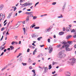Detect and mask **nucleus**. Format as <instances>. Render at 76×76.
<instances>
[{"mask_svg": "<svg viewBox=\"0 0 76 76\" xmlns=\"http://www.w3.org/2000/svg\"><path fill=\"white\" fill-rule=\"evenodd\" d=\"M48 72V68L47 67H45V70L44 71V73H45L46 72Z\"/></svg>", "mask_w": 76, "mask_h": 76, "instance_id": "9", "label": "nucleus"}, {"mask_svg": "<svg viewBox=\"0 0 76 76\" xmlns=\"http://www.w3.org/2000/svg\"><path fill=\"white\" fill-rule=\"evenodd\" d=\"M63 69H61L59 71V72H63Z\"/></svg>", "mask_w": 76, "mask_h": 76, "instance_id": "41", "label": "nucleus"}, {"mask_svg": "<svg viewBox=\"0 0 76 76\" xmlns=\"http://www.w3.org/2000/svg\"><path fill=\"white\" fill-rule=\"evenodd\" d=\"M62 44H64L63 45V46H64V45H67V43H66V42L65 41H63L62 42Z\"/></svg>", "mask_w": 76, "mask_h": 76, "instance_id": "12", "label": "nucleus"}, {"mask_svg": "<svg viewBox=\"0 0 76 76\" xmlns=\"http://www.w3.org/2000/svg\"><path fill=\"white\" fill-rule=\"evenodd\" d=\"M21 12H22V11H18L19 13H21Z\"/></svg>", "mask_w": 76, "mask_h": 76, "instance_id": "60", "label": "nucleus"}, {"mask_svg": "<svg viewBox=\"0 0 76 76\" xmlns=\"http://www.w3.org/2000/svg\"><path fill=\"white\" fill-rule=\"evenodd\" d=\"M37 18V17L36 16L34 17L33 16V19H34H34H36Z\"/></svg>", "mask_w": 76, "mask_h": 76, "instance_id": "31", "label": "nucleus"}, {"mask_svg": "<svg viewBox=\"0 0 76 76\" xmlns=\"http://www.w3.org/2000/svg\"><path fill=\"white\" fill-rule=\"evenodd\" d=\"M40 47H44V45H40Z\"/></svg>", "mask_w": 76, "mask_h": 76, "instance_id": "50", "label": "nucleus"}, {"mask_svg": "<svg viewBox=\"0 0 76 76\" xmlns=\"http://www.w3.org/2000/svg\"><path fill=\"white\" fill-rule=\"evenodd\" d=\"M32 72H33L34 74V75H33V76H36V74L35 73V70L33 69L32 71Z\"/></svg>", "mask_w": 76, "mask_h": 76, "instance_id": "15", "label": "nucleus"}, {"mask_svg": "<svg viewBox=\"0 0 76 76\" xmlns=\"http://www.w3.org/2000/svg\"><path fill=\"white\" fill-rule=\"evenodd\" d=\"M15 44H18V43L16 42H15Z\"/></svg>", "mask_w": 76, "mask_h": 76, "instance_id": "64", "label": "nucleus"}, {"mask_svg": "<svg viewBox=\"0 0 76 76\" xmlns=\"http://www.w3.org/2000/svg\"><path fill=\"white\" fill-rule=\"evenodd\" d=\"M39 27H35L34 28V29H39Z\"/></svg>", "mask_w": 76, "mask_h": 76, "instance_id": "32", "label": "nucleus"}, {"mask_svg": "<svg viewBox=\"0 0 76 76\" xmlns=\"http://www.w3.org/2000/svg\"><path fill=\"white\" fill-rule=\"evenodd\" d=\"M69 47V46L68 45H64V46H62L60 48L61 50H62V48H63L65 47L66 48V51H71L72 50V48H69L68 47Z\"/></svg>", "mask_w": 76, "mask_h": 76, "instance_id": "3", "label": "nucleus"}, {"mask_svg": "<svg viewBox=\"0 0 76 76\" xmlns=\"http://www.w3.org/2000/svg\"><path fill=\"white\" fill-rule=\"evenodd\" d=\"M22 64H23V66H26V63H22Z\"/></svg>", "mask_w": 76, "mask_h": 76, "instance_id": "43", "label": "nucleus"}, {"mask_svg": "<svg viewBox=\"0 0 76 76\" xmlns=\"http://www.w3.org/2000/svg\"><path fill=\"white\" fill-rule=\"evenodd\" d=\"M42 37H40L37 38V40H38V41H40L41 39H42Z\"/></svg>", "mask_w": 76, "mask_h": 76, "instance_id": "28", "label": "nucleus"}, {"mask_svg": "<svg viewBox=\"0 0 76 76\" xmlns=\"http://www.w3.org/2000/svg\"><path fill=\"white\" fill-rule=\"evenodd\" d=\"M33 48V49H34V48H35V47L33 46H31V48Z\"/></svg>", "mask_w": 76, "mask_h": 76, "instance_id": "58", "label": "nucleus"}, {"mask_svg": "<svg viewBox=\"0 0 76 76\" xmlns=\"http://www.w3.org/2000/svg\"><path fill=\"white\" fill-rule=\"evenodd\" d=\"M30 50V49H28L27 50V52H28H28H29Z\"/></svg>", "mask_w": 76, "mask_h": 76, "instance_id": "49", "label": "nucleus"}, {"mask_svg": "<svg viewBox=\"0 0 76 76\" xmlns=\"http://www.w3.org/2000/svg\"><path fill=\"white\" fill-rule=\"evenodd\" d=\"M5 69H6V67H4L3 69H2L1 71H3V70H5Z\"/></svg>", "mask_w": 76, "mask_h": 76, "instance_id": "37", "label": "nucleus"}, {"mask_svg": "<svg viewBox=\"0 0 76 76\" xmlns=\"http://www.w3.org/2000/svg\"><path fill=\"white\" fill-rule=\"evenodd\" d=\"M64 34V32L63 31L59 33V35H63Z\"/></svg>", "mask_w": 76, "mask_h": 76, "instance_id": "19", "label": "nucleus"}, {"mask_svg": "<svg viewBox=\"0 0 76 76\" xmlns=\"http://www.w3.org/2000/svg\"><path fill=\"white\" fill-rule=\"evenodd\" d=\"M10 48L11 50H13V49H14V47L12 46H10Z\"/></svg>", "mask_w": 76, "mask_h": 76, "instance_id": "22", "label": "nucleus"}, {"mask_svg": "<svg viewBox=\"0 0 76 76\" xmlns=\"http://www.w3.org/2000/svg\"><path fill=\"white\" fill-rule=\"evenodd\" d=\"M68 43L69 44H70V45L72 44V42L71 41H69L68 42Z\"/></svg>", "mask_w": 76, "mask_h": 76, "instance_id": "27", "label": "nucleus"}, {"mask_svg": "<svg viewBox=\"0 0 76 76\" xmlns=\"http://www.w3.org/2000/svg\"><path fill=\"white\" fill-rule=\"evenodd\" d=\"M34 43H33L32 44V45H34V46H35V47L36 46V45L35 44H34Z\"/></svg>", "mask_w": 76, "mask_h": 76, "instance_id": "53", "label": "nucleus"}, {"mask_svg": "<svg viewBox=\"0 0 76 76\" xmlns=\"http://www.w3.org/2000/svg\"><path fill=\"white\" fill-rule=\"evenodd\" d=\"M5 17H6L5 14L3 15V14H1L0 15V22H1V20H4V18H5Z\"/></svg>", "mask_w": 76, "mask_h": 76, "instance_id": "5", "label": "nucleus"}, {"mask_svg": "<svg viewBox=\"0 0 76 76\" xmlns=\"http://www.w3.org/2000/svg\"><path fill=\"white\" fill-rule=\"evenodd\" d=\"M63 17L62 16V15H61V16H59V17H58V18H63Z\"/></svg>", "mask_w": 76, "mask_h": 76, "instance_id": "38", "label": "nucleus"}, {"mask_svg": "<svg viewBox=\"0 0 76 76\" xmlns=\"http://www.w3.org/2000/svg\"><path fill=\"white\" fill-rule=\"evenodd\" d=\"M76 60L75 58L71 59H70L68 62L69 64H71V65H73L76 63Z\"/></svg>", "mask_w": 76, "mask_h": 76, "instance_id": "4", "label": "nucleus"}, {"mask_svg": "<svg viewBox=\"0 0 76 76\" xmlns=\"http://www.w3.org/2000/svg\"><path fill=\"white\" fill-rule=\"evenodd\" d=\"M22 23H23V24H25V21H23L22 22Z\"/></svg>", "mask_w": 76, "mask_h": 76, "instance_id": "56", "label": "nucleus"}, {"mask_svg": "<svg viewBox=\"0 0 76 76\" xmlns=\"http://www.w3.org/2000/svg\"><path fill=\"white\" fill-rule=\"evenodd\" d=\"M56 73V71H54V72H52V74L54 75V73Z\"/></svg>", "mask_w": 76, "mask_h": 76, "instance_id": "62", "label": "nucleus"}, {"mask_svg": "<svg viewBox=\"0 0 76 76\" xmlns=\"http://www.w3.org/2000/svg\"><path fill=\"white\" fill-rule=\"evenodd\" d=\"M3 37H4L3 36H2V37L1 38V39H0V41H2V39H3Z\"/></svg>", "mask_w": 76, "mask_h": 76, "instance_id": "45", "label": "nucleus"}, {"mask_svg": "<svg viewBox=\"0 0 76 76\" xmlns=\"http://www.w3.org/2000/svg\"><path fill=\"white\" fill-rule=\"evenodd\" d=\"M7 35H9V32H7L6 33Z\"/></svg>", "mask_w": 76, "mask_h": 76, "instance_id": "61", "label": "nucleus"}, {"mask_svg": "<svg viewBox=\"0 0 76 76\" xmlns=\"http://www.w3.org/2000/svg\"><path fill=\"white\" fill-rule=\"evenodd\" d=\"M12 13H11L9 14L8 16L7 17V18L8 19H9V18H10V16H11V15H12Z\"/></svg>", "mask_w": 76, "mask_h": 76, "instance_id": "24", "label": "nucleus"}, {"mask_svg": "<svg viewBox=\"0 0 76 76\" xmlns=\"http://www.w3.org/2000/svg\"><path fill=\"white\" fill-rule=\"evenodd\" d=\"M72 37V35H69L66 37V38L67 39H69L70 38Z\"/></svg>", "mask_w": 76, "mask_h": 76, "instance_id": "13", "label": "nucleus"}, {"mask_svg": "<svg viewBox=\"0 0 76 76\" xmlns=\"http://www.w3.org/2000/svg\"><path fill=\"white\" fill-rule=\"evenodd\" d=\"M39 4V2H38L36 3V4H35L34 7H36V6H37V4Z\"/></svg>", "mask_w": 76, "mask_h": 76, "instance_id": "35", "label": "nucleus"}, {"mask_svg": "<svg viewBox=\"0 0 76 76\" xmlns=\"http://www.w3.org/2000/svg\"><path fill=\"white\" fill-rule=\"evenodd\" d=\"M14 38H15V39H16L18 38V36H15Z\"/></svg>", "mask_w": 76, "mask_h": 76, "instance_id": "42", "label": "nucleus"}, {"mask_svg": "<svg viewBox=\"0 0 76 76\" xmlns=\"http://www.w3.org/2000/svg\"><path fill=\"white\" fill-rule=\"evenodd\" d=\"M35 25H34V24L32 25H31V27L33 28H34V27H35Z\"/></svg>", "mask_w": 76, "mask_h": 76, "instance_id": "30", "label": "nucleus"}, {"mask_svg": "<svg viewBox=\"0 0 76 76\" xmlns=\"http://www.w3.org/2000/svg\"><path fill=\"white\" fill-rule=\"evenodd\" d=\"M56 62H53V65H54V64H56Z\"/></svg>", "mask_w": 76, "mask_h": 76, "instance_id": "46", "label": "nucleus"}, {"mask_svg": "<svg viewBox=\"0 0 76 76\" xmlns=\"http://www.w3.org/2000/svg\"><path fill=\"white\" fill-rule=\"evenodd\" d=\"M6 51H7V49H4V53L6 52Z\"/></svg>", "mask_w": 76, "mask_h": 76, "instance_id": "54", "label": "nucleus"}, {"mask_svg": "<svg viewBox=\"0 0 76 76\" xmlns=\"http://www.w3.org/2000/svg\"><path fill=\"white\" fill-rule=\"evenodd\" d=\"M4 54V52H2L1 54V55H0L1 56H3V55Z\"/></svg>", "mask_w": 76, "mask_h": 76, "instance_id": "52", "label": "nucleus"}, {"mask_svg": "<svg viewBox=\"0 0 76 76\" xmlns=\"http://www.w3.org/2000/svg\"><path fill=\"white\" fill-rule=\"evenodd\" d=\"M32 38H34V37H36V36L35 35V34H33L31 35Z\"/></svg>", "mask_w": 76, "mask_h": 76, "instance_id": "34", "label": "nucleus"}, {"mask_svg": "<svg viewBox=\"0 0 76 76\" xmlns=\"http://www.w3.org/2000/svg\"><path fill=\"white\" fill-rule=\"evenodd\" d=\"M12 9H14V11L16 10V9H17V8H16V7H12Z\"/></svg>", "mask_w": 76, "mask_h": 76, "instance_id": "23", "label": "nucleus"}, {"mask_svg": "<svg viewBox=\"0 0 76 76\" xmlns=\"http://www.w3.org/2000/svg\"><path fill=\"white\" fill-rule=\"evenodd\" d=\"M66 30L67 32H70V31H72V29H71V28H70L67 27L66 28Z\"/></svg>", "mask_w": 76, "mask_h": 76, "instance_id": "7", "label": "nucleus"}, {"mask_svg": "<svg viewBox=\"0 0 76 76\" xmlns=\"http://www.w3.org/2000/svg\"><path fill=\"white\" fill-rule=\"evenodd\" d=\"M51 47H50L49 48V53H51L52 52V51H53V48H51Z\"/></svg>", "mask_w": 76, "mask_h": 76, "instance_id": "10", "label": "nucleus"}, {"mask_svg": "<svg viewBox=\"0 0 76 76\" xmlns=\"http://www.w3.org/2000/svg\"><path fill=\"white\" fill-rule=\"evenodd\" d=\"M51 30V28H48L47 29V30L45 31L46 32H49Z\"/></svg>", "mask_w": 76, "mask_h": 76, "instance_id": "11", "label": "nucleus"}, {"mask_svg": "<svg viewBox=\"0 0 76 76\" xmlns=\"http://www.w3.org/2000/svg\"><path fill=\"white\" fill-rule=\"evenodd\" d=\"M56 2H53V3H52V5H55V4H56Z\"/></svg>", "mask_w": 76, "mask_h": 76, "instance_id": "39", "label": "nucleus"}, {"mask_svg": "<svg viewBox=\"0 0 76 76\" xmlns=\"http://www.w3.org/2000/svg\"><path fill=\"white\" fill-rule=\"evenodd\" d=\"M66 74H67V75H66V76H70V75H71L70 73L69 72H66Z\"/></svg>", "mask_w": 76, "mask_h": 76, "instance_id": "16", "label": "nucleus"}, {"mask_svg": "<svg viewBox=\"0 0 76 76\" xmlns=\"http://www.w3.org/2000/svg\"><path fill=\"white\" fill-rule=\"evenodd\" d=\"M21 55H22V53H19V55L18 56H19H19H21Z\"/></svg>", "mask_w": 76, "mask_h": 76, "instance_id": "51", "label": "nucleus"}, {"mask_svg": "<svg viewBox=\"0 0 76 76\" xmlns=\"http://www.w3.org/2000/svg\"><path fill=\"white\" fill-rule=\"evenodd\" d=\"M15 44V41H13L11 43V44H12V45H13V44Z\"/></svg>", "mask_w": 76, "mask_h": 76, "instance_id": "47", "label": "nucleus"}, {"mask_svg": "<svg viewBox=\"0 0 76 76\" xmlns=\"http://www.w3.org/2000/svg\"><path fill=\"white\" fill-rule=\"evenodd\" d=\"M32 3H27V2H26V3H25L23 4L22 5H24V7H26V6H29L30 5H32Z\"/></svg>", "mask_w": 76, "mask_h": 76, "instance_id": "6", "label": "nucleus"}, {"mask_svg": "<svg viewBox=\"0 0 76 76\" xmlns=\"http://www.w3.org/2000/svg\"><path fill=\"white\" fill-rule=\"evenodd\" d=\"M28 61L30 63H31V62H32V61L31 60V58H29L28 59Z\"/></svg>", "mask_w": 76, "mask_h": 76, "instance_id": "36", "label": "nucleus"}, {"mask_svg": "<svg viewBox=\"0 0 76 76\" xmlns=\"http://www.w3.org/2000/svg\"><path fill=\"white\" fill-rule=\"evenodd\" d=\"M27 11H31V9H28L27 10Z\"/></svg>", "mask_w": 76, "mask_h": 76, "instance_id": "59", "label": "nucleus"}, {"mask_svg": "<svg viewBox=\"0 0 76 76\" xmlns=\"http://www.w3.org/2000/svg\"><path fill=\"white\" fill-rule=\"evenodd\" d=\"M7 50L8 51H10V48H8L7 49Z\"/></svg>", "mask_w": 76, "mask_h": 76, "instance_id": "57", "label": "nucleus"}, {"mask_svg": "<svg viewBox=\"0 0 76 76\" xmlns=\"http://www.w3.org/2000/svg\"><path fill=\"white\" fill-rule=\"evenodd\" d=\"M37 49H35V50H34V51H33V55H35V53H37Z\"/></svg>", "mask_w": 76, "mask_h": 76, "instance_id": "20", "label": "nucleus"}, {"mask_svg": "<svg viewBox=\"0 0 76 76\" xmlns=\"http://www.w3.org/2000/svg\"><path fill=\"white\" fill-rule=\"evenodd\" d=\"M64 50H61L60 52L58 55L59 57H60V58H64V57H66V55L64 53Z\"/></svg>", "mask_w": 76, "mask_h": 76, "instance_id": "2", "label": "nucleus"}, {"mask_svg": "<svg viewBox=\"0 0 76 76\" xmlns=\"http://www.w3.org/2000/svg\"><path fill=\"white\" fill-rule=\"evenodd\" d=\"M4 29H5V28L3 27L1 28V31H4Z\"/></svg>", "mask_w": 76, "mask_h": 76, "instance_id": "40", "label": "nucleus"}, {"mask_svg": "<svg viewBox=\"0 0 76 76\" xmlns=\"http://www.w3.org/2000/svg\"><path fill=\"white\" fill-rule=\"evenodd\" d=\"M73 37L74 38H76V35H74V36H73Z\"/></svg>", "mask_w": 76, "mask_h": 76, "instance_id": "55", "label": "nucleus"}, {"mask_svg": "<svg viewBox=\"0 0 76 76\" xmlns=\"http://www.w3.org/2000/svg\"><path fill=\"white\" fill-rule=\"evenodd\" d=\"M23 31H24V35H25L26 34V29H25V28H23Z\"/></svg>", "mask_w": 76, "mask_h": 76, "instance_id": "21", "label": "nucleus"}, {"mask_svg": "<svg viewBox=\"0 0 76 76\" xmlns=\"http://www.w3.org/2000/svg\"><path fill=\"white\" fill-rule=\"evenodd\" d=\"M45 3H48V0H46L45 1Z\"/></svg>", "mask_w": 76, "mask_h": 76, "instance_id": "48", "label": "nucleus"}, {"mask_svg": "<svg viewBox=\"0 0 76 76\" xmlns=\"http://www.w3.org/2000/svg\"><path fill=\"white\" fill-rule=\"evenodd\" d=\"M21 23L20 22H18L17 24L15 25V27L16 28H18L19 27Z\"/></svg>", "mask_w": 76, "mask_h": 76, "instance_id": "8", "label": "nucleus"}, {"mask_svg": "<svg viewBox=\"0 0 76 76\" xmlns=\"http://www.w3.org/2000/svg\"><path fill=\"white\" fill-rule=\"evenodd\" d=\"M25 13L26 14V15H30L27 16L26 20V22H28L29 20V18H30V17H34V16L32 15H33L31 14V13H33V12H26Z\"/></svg>", "mask_w": 76, "mask_h": 76, "instance_id": "1", "label": "nucleus"}, {"mask_svg": "<svg viewBox=\"0 0 76 76\" xmlns=\"http://www.w3.org/2000/svg\"><path fill=\"white\" fill-rule=\"evenodd\" d=\"M48 42H50V39H48Z\"/></svg>", "mask_w": 76, "mask_h": 76, "instance_id": "44", "label": "nucleus"}, {"mask_svg": "<svg viewBox=\"0 0 76 76\" xmlns=\"http://www.w3.org/2000/svg\"><path fill=\"white\" fill-rule=\"evenodd\" d=\"M22 56H21L20 58L19 61H22Z\"/></svg>", "mask_w": 76, "mask_h": 76, "instance_id": "26", "label": "nucleus"}, {"mask_svg": "<svg viewBox=\"0 0 76 76\" xmlns=\"http://www.w3.org/2000/svg\"><path fill=\"white\" fill-rule=\"evenodd\" d=\"M5 48V46H4V47H3L2 46H1V47H0V49L1 50V51H3V50H4Z\"/></svg>", "mask_w": 76, "mask_h": 76, "instance_id": "14", "label": "nucleus"}, {"mask_svg": "<svg viewBox=\"0 0 76 76\" xmlns=\"http://www.w3.org/2000/svg\"><path fill=\"white\" fill-rule=\"evenodd\" d=\"M61 47V45H58L57 46V48H60Z\"/></svg>", "mask_w": 76, "mask_h": 76, "instance_id": "29", "label": "nucleus"}, {"mask_svg": "<svg viewBox=\"0 0 76 76\" xmlns=\"http://www.w3.org/2000/svg\"><path fill=\"white\" fill-rule=\"evenodd\" d=\"M66 4V3L65 2L64 3V6L62 8V12H64V9H65L64 7H65V6H65Z\"/></svg>", "mask_w": 76, "mask_h": 76, "instance_id": "17", "label": "nucleus"}, {"mask_svg": "<svg viewBox=\"0 0 76 76\" xmlns=\"http://www.w3.org/2000/svg\"><path fill=\"white\" fill-rule=\"evenodd\" d=\"M71 32H75L76 31L75 29H73L72 31H71Z\"/></svg>", "mask_w": 76, "mask_h": 76, "instance_id": "33", "label": "nucleus"}, {"mask_svg": "<svg viewBox=\"0 0 76 76\" xmlns=\"http://www.w3.org/2000/svg\"><path fill=\"white\" fill-rule=\"evenodd\" d=\"M51 68H52V66H51V64H50L49 66V68H48L49 70H50V69H51Z\"/></svg>", "mask_w": 76, "mask_h": 76, "instance_id": "25", "label": "nucleus"}, {"mask_svg": "<svg viewBox=\"0 0 76 76\" xmlns=\"http://www.w3.org/2000/svg\"><path fill=\"white\" fill-rule=\"evenodd\" d=\"M3 7H4V5L3 4L1 5L0 6V10H2Z\"/></svg>", "mask_w": 76, "mask_h": 76, "instance_id": "18", "label": "nucleus"}, {"mask_svg": "<svg viewBox=\"0 0 76 76\" xmlns=\"http://www.w3.org/2000/svg\"><path fill=\"white\" fill-rule=\"evenodd\" d=\"M5 44H6V43H4V44L2 45V47H3V46H4V45H5Z\"/></svg>", "mask_w": 76, "mask_h": 76, "instance_id": "63", "label": "nucleus"}]
</instances>
